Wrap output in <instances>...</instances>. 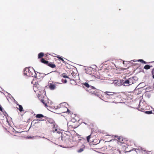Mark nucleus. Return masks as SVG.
I'll list each match as a JSON object with an SVG mask.
<instances>
[{
  "label": "nucleus",
  "instance_id": "obj_44",
  "mask_svg": "<svg viewBox=\"0 0 154 154\" xmlns=\"http://www.w3.org/2000/svg\"><path fill=\"white\" fill-rule=\"evenodd\" d=\"M49 73H48V74H45V75H47L48 74H49Z\"/></svg>",
  "mask_w": 154,
  "mask_h": 154
},
{
  "label": "nucleus",
  "instance_id": "obj_34",
  "mask_svg": "<svg viewBox=\"0 0 154 154\" xmlns=\"http://www.w3.org/2000/svg\"><path fill=\"white\" fill-rule=\"evenodd\" d=\"M63 106V105L64 106H65L67 104L66 103L64 102L63 103H62L61 104Z\"/></svg>",
  "mask_w": 154,
  "mask_h": 154
},
{
  "label": "nucleus",
  "instance_id": "obj_49",
  "mask_svg": "<svg viewBox=\"0 0 154 154\" xmlns=\"http://www.w3.org/2000/svg\"><path fill=\"white\" fill-rule=\"evenodd\" d=\"M153 114H154V113H153Z\"/></svg>",
  "mask_w": 154,
  "mask_h": 154
},
{
  "label": "nucleus",
  "instance_id": "obj_11",
  "mask_svg": "<svg viewBox=\"0 0 154 154\" xmlns=\"http://www.w3.org/2000/svg\"><path fill=\"white\" fill-rule=\"evenodd\" d=\"M55 87V85L53 84H50L49 86V88L51 90L54 89Z\"/></svg>",
  "mask_w": 154,
  "mask_h": 154
},
{
  "label": "nucleus",
  "instance_id": "obj_21",
  "mask_svg": "<svg viewBox=\"0 0 154 154\" xmlns=\"http://www.w3.org/2000/svg\"><path fill=\"white\" fill-rule=\"evenodd\" d=\"M84 149L83 148H81L77 150V152L78 153H80L83 152L84 150Z\"/></svg>",
  "mask_w": 154,
  "mask_h": 154
},
{
  "label": "nucleus",
  "instance_id": "obj_1",
  "mask_svg": "<svg viewBox=\"0 0 154 154\" xmlns=\"http://www.w3.org/2000/svg\"><path fill=\"white\" fill-rule=\"evenodd\" d=\"M29 68H26L24 69V75L27 76L36 77V73L34 69L32 68V71L30 70Z\"/></svg>",
  "mask_w": 154,
  "mask_h": 154
},
{
  "label": "nucleus",
  "instance_id": "obj_24",
  "mask_svg": "<svg viewBox=\"0 0 154 154\" xmlns=\"http://www.w3.org/2000/svg\"><path fill=\"white\" fill-rule=\"evenodd\" d=\"M87 140L88 142H89V140L91 137V135L88 136L87 137Z\"/></svg>",
  "mask_w": 154,
  "mask_h": 154
},
{
  "label": "nucleus",
  "instance_id": "obj_9",
  "mask_svg": "<svg viewBox=\"0 0 154 154\" xmlns=\"http://www.w3.org/2000/svg\"><path fill=\"white\" fill-rule=\"evenodd\" d=\"M123 85L125 86H128L130 85H129V82L128 80V79L125 80L123 82Z\"/></svg>",
  "mask_w": 154,
  "mask_h": 154
},
{
  "label": "nucleus",
  "instance_id": "obj_48",
  "mask_svg": "<svg viewBox=\"0 0 154 154\" xmlns=\"http://www.w3.org/2000/svg\"><path fill=\"white\" fill-rule=\"evenodd\" d=\"M153 113H154V109L153 110Z\"/></svg>",
  "mask_w": 154,
  "mask_h": 154
},
{
  "label": "nucleus",
  "instance_id": "obj_33",
  "mask_svg": "<svg viewBox=\"0 0 154 154\" xmlns=\"http://www.w3.org/2000/svg\"><path fill=\"white\" fill-rule=\"evenodd\" d=\"M0 111L2 112V111H3V108L0 104Z\"/></svg>",
  "mask_w": 154,
  "mask_h": 154
},
{
  "label": "nucleus",
  "instance_id": "obj_20",
  "mask_svg": "<svg viewBox=\"0 0 154 154\" xmlns=\"http://www.w3.org/2000/svg\"><path fill=\"white\" fill-rule=\"evenodd\" d=\"M57 57L60 60H61L62 61V62L65 63H66V62L63 59V58L61 57L60 56H58Z\"/></svg>",
  "mask_w": 154,
  "mask_h": 154
},
{
  "label": "nucleus",
  "instance_id": "obj_18",
  "mask_svg": "<svg viewBox=\"0 0 154 154\" xmlns=\"http://www.w3.org/2000/svg\"><path fill=\"white\" fill-rule=\"evenodd\" d=\"M138 62H140L143 63L144 64H146L147 63H148L147 62H146L145 61H144V60H143L142 59H139L137 60Z\"/></svg>",
  "mask_w": 154,
  "mask_h": 154
},
{
  "label": "nucleus",
  "instance_id": "obj_17",
  "mask_svg": "<svg viewBox=\"0 0 154 154\" xmlns=\"http://www.w3.org/2000/svg\"><path fill=\"white\" fill-rule=\"evenodd\" d=\"M44 117V116L42 114H38L36 115V118H40Z\"/></svg>",
  "mask_w": 154,
  "mask_h": 154
},
{
  "label": "nucleus",
  "instance_id": "obj_41",
  "mask_svg": "<svg viewBox=\"0 0 154 154\" xmlns=\"http://www.w3.org/2000/svg\"><path fill=\"white\" fill-rule=\"evenodd\" d=\"M152 78L153 79H154V74H152Z\"/></svg>",
  "mask_w": 154,
  "mask_h": 154
},
{
  "label": "nucleus",
  "instance_id": "obj_30",
  "mask_svg": "<svg viewBox=\"0 0 154 154\" xmlns=\"http://www.w3.org/2000/svg\"><path fill=\"white\" fill-rule=\"evenodd\" d=\"M62 80L63 81V82L64 83H66L67 82V81L66 79H62Z\"/></svg>",
  "mask_w": 154,
  "mask_h": 154
},
{
  "label": "nucleus",
  "instance_id": "obj_43",
  "mask_svg": "<svg viewBox=\"0 0 154 154\" xmlns=\"http://www.w3.org/2000/svg\"><path fill=\"white\" fill-rule=\"evenodd\" d=\"M136 60H133V61L134 62H136Z\"/></svg>",
  "mask_w": 154,
  "mask_h": 154
},
{
  "label": "nucleus",
  "instance_id": "obj_5",
  "mask_svg": "<svg viewBox=\"0 0 154 154\" xmlns=\"http://www.w3.org/2000/svg\"><path fill=\"white\" fill-rule=\"evenodd\" d=\"M111 150L113 151V154H121V151L118 149H116L115 148H112Z\"/></svg>",
  "mask_w": 154,
  "mask_h": 154
},
{
  "label": "nucleus",
  "instance_id": "obj_37",
  "mask_svg": "<svg viewBox=\"0 0 154 154\" xmlns=\"http://www.w3.org/2000/svg\"><path fill=\"white\" fill-rule=\"evenodd\" d=\"M152 74H154V68L152 71Z\"/></svg>",
  "mask_w": 154,
  "mask_h": 154
},
{
  "label": "nucleus",
  "instance_id": "obj_2",
  "mask_svg": "<svg viewBox=\"0 0 154 154\" xmlns=\"http://www.w3.org/2000/svg\"><path fill=\"white\" fill-rule=\"evenodd\" d=\"M104 94L105 96H111V98L112 99H115L117 97L116 94L112 92L106 91L104 92Z\"/></svg>",
  "mask_w": 154,
  "mask_h": 154
},
{
  "label": "nucleus",
  "instance_id": "obj_36",
  "mask_svg": "<svg viewBox=\"0 0 154 154\" xmlns=\"http://www.w3.org/2000/svg\"><path fill=\"white\" fill-rule=\"evenodd\" d=\"M42 121V120H39V121L38 122H35V124H37V123H39V122Z\"/></svg>",
  "mask_w": 154,
  "mask_h": 154
},
{
  "label": "nucleus",
  "instance_id": "obj_6",
  "mask_svg": "<svg viewBox=\"0 0 154 154\" xmlns=\"http://www.w3.org/2000/svg\"><path fill=\"white\" fill-rule=\"evenodd\" d=\"M49 122L51 124H53V132H57V133H60V132L57 131V129L55 128V122L53 121H52L51 122Z\"/></svg>",
  "mask_w": 154,
  "mask_h": 154
},
{
  "label": "nucleus",
  "instance_id": "obj_26",
  "mask_svg": "<svg viewBox=\"0 0 154 154\" xmlns=\"http://www.w3.org/2000/svg\"><path fill=\"white\" fill-rule=\"evenodd\" d=\"M85 143H85H83V142H82V144L81 146V147L82 148H83V149H85V146L84 145V144Z\"/></svg>",
  "mask_w": 154,
  "mask_h": 154
},
{
  "label": "nucleus",
  "instance_id": "obj_32",
  "mask_svg": "<svg viewBox=\"0 0 154 154\" xmlns=\"http://www.w3.org/2000/svg\"><path fill=\"white\" fill-rule=\"evenodd\" d=\"M95 95L97 96L98 97H99L100 99L102 100V99L100 97V95H99L97 93V92H96V94H95Z\"/></svg>",
  "mask_w": 154,
  "mask_h": 154
},
{
  "label": "nucleus",
  "instance_id": "obj_12",
  "mask_svg": "<svg viewBox=\"0 0 154 154\" xmlns=\"http://www.w3.org/2000/svg\"><path fill=\"white\" fill-rule=\"evenodd\" d=\"M142 106V103H141V101L140 100L139 102V110L140 111H142L144 109H143V107H141V106Z\"/></svg>",
  "mask_w": 154,
  "mask_h": 154
},
{
  "label": "nucleus",
  "instance_id": "obj_7",
  "mask_svg": "<svg viewBox=\"0 0 154 154\" xmlns=\"http://www.w3.org/2000/svg\"><path fill=\"white\" fill-rule=\"evenodd\" d=\"M88 91L89 92L92 94H96L97 90L94 87V89L89 88Z\"/></svg>",
  "mask_w": 154,
  "mask_h": 154
},
{
  "label": "nucleus",
  "instance_id": "obj_3",
  "mask_svg": "<svg viewBox=\"0 0 154 154\" xmlns=\"http://www.w3.org/2000/svg\"><path fill=\"white\" fill-rule=\"evenodd\" d=\"M128 79L129 82V85H131L135 83L138 80V78L136 76H134Z\"/></svg>",
  "mask_w": 154,
  "mask_h": 154
},
{
  "label": "nucleus",
  "instance_id": "obj_35",
  "mask_svg": "<svg viewBox=\"0 0 154 154\" xmlns=\"http://www.w3.org/2000/svg\"><path fill=\"white\" fill-rule=\"evenodd\" d=\"M140 149L142 151H145V150L144 149V148L141 147Z\"/></svg>",
  "mask_w": 154,
  "mask_h": 154
},
{
  "label": "nucleus",
  "instance_id": "obj_8",
  "mask_svg": "<svg viewBox=\"0 0 154 154\" xmlns=\"http://www.w3.org/2000/svg\"><path fill=\"white\" fill-rule=\"evenodd\" d=\"M84 85L87 87L89 89H94V87L90 85L88 83L85 82L84 84Z\"/></svg>",
  "mask_w": 154,
  "mask_h": 154
},
{
  "label": "nucleus",
  "instance_id": "obj_25",
  "mask_svg": "<svg viewBox=\"0 0 154 154\" xmlns=\"http://www.w3.org/2000/svg\"><path fill=\"white\" fill-rule=\"evenodd\" d=\"M62 77L64 78H66L70 79L65 74H62Z\"/></svg>",
  "mask_w": 154,
  "mask_h": 154
},
{
  "label": "nucleus",
  "instance_id": "obj_13",
  "mask_svg": "<svg viewBox=\"0 0 154 154\" xmlns=\"http://www.w3.org/2000/svg\"><path fill=\"white\" fill-rule=\"evenodd\" d=\"M44 55V54L43 52H40L38 54V58L40 59Z\"/></svg>",
  "mask_w": 154,
  "mask_h": 154
},
{
  "label": "nucleus",
  "instance_id": "obj_4",
  "mask_svg": "<svg viewBox=\"0 0 154 154\" xmlns=\"http://www.w3.org/2000/svg\"><path fill=\"white\" fill-rule=\"evenodd\" d=\"M77 136H78V138H79L77 140V142L78 143V145H79V144L80 143V142H82H82H83L84 143H85V142L86 141V140L84 138L82 137H80V135L77 134Z\"/></svg>",
  "mask_w": 154,
  "mask_h": 154
},
{
  "label": "nucleus",
  "instance_id": "obj_47",
  "mask_svg": "<svg viewBox=\"0 0 154 154\" xmlns=\"http://www.w3.org/2000/svg\"><path fill=\"white\" fill-rule=\"evenodd\" d=\"M131 151V150H130L128 152H130V151Z\"/></svg>",
  "mask_w": 154,
  "mask_h": 154
},
{
  "label": "nucleus",
  "instance_id": "obj_46",
  "mask_svg": "<svg viewBox=\"0 0 154 154\" xmlns=\"http://www.w3.org/2000/svg\"><path fill=\"white\" fill-rule=\"evenodd\" d=\"M83 123L85 124L86 125V123H85L83 122Z\"/></svg>",
  "mask_w": 154,
  "mask_h": 154
},
{
  "label": "nucleus",
  "instance_id": "obj_23",
  "mask_svg": "<svg viewBox=\"0 0 154 154\" xmlns=\"http://www.w3.org/2000/svg\"><path fill=\"white\" fill-rule=\"evenodd\" d=\"M145 113L146 114H150L152 113V111H148L145 112Z\"/></svg>",
  "mask_w": 154,
  "mask_h": 154
},
{
  "label": "nucleus",
  "instance_id": "obj_22",
  "mask_svg": "<svg viewBox=\"0 0 154 154\" xmlns=\"http://www.w3.org/2000/svg\"><path fill=\"white\" fill-rule=\"evenodd\" d=\"M41 101L45 105V106L46 107L48 106L47 104L45 102V100H44L41 99Z\"/></svg>",
  "mask_w": 154,
  "mask_h": 154
},
{
  "label": "nucleus",
  "instance_id": "obj_39",
  "mask_svg": "<svg viewBox=\"0 0 154 154\" xmlns=\"http://www.w3.org/2000/svg\"><path fill=\"white\" fill-rule=\"evenodd\" d=\"M29 138L31 139L32 138V137L31 136H29L28 137Z\"/></svg>",
  "mask_w": 154,
  "mask_h": 154
},
{
  "label": "nucleus",
  "instance_id": "obj_28",
  "mask_svg": "<svg viewBox=\"0 0 154 154\" xmlns=\"http://www.w3.org/2000/svg\"><path fill=\"white\" fill-rule=\"evenodd\" d=\"M72 76H73L74 78H75L76 75L75 74V73L73 72H72L71 73Z\"/></svg>",
  "mask_w": 154,
  "mask_h": 154
},
{
  "label": "nucleus",
  "instance_id": "obj_16",
  "mask_svg": "<svg viewBox=\"0 0 154 154\" xmlns=\"http://www.w3.org/2000/svg\"><path fill=\"white\" fill-rule=\"evenodd\" d=\"M115 137H117V138L119 140V142H120V143H123V139H122L121 138V137L117 136H115Z\"/></svg>",
  "mask_w": 154,
  "mask_h": 154
},
{
  "label": "nucleus",
  "instance_id": "obj_31",
  "mask_svg": "<svg viewBox=\"0 0 154 154\" xmlns=\"http://www.w3.org/2000/svg\"><path fill=\"white\" fill-rule=\"evenodd\" d=\"M92 69L91 68H90V69H88L86 71V72L87 73L89 74L88 72V71L89 70V71H91V69Z\"/></svg>",
  "mask_w": 154,
  "mask_h": 154
},
{
  "label": "nucleus",
  "instance_id": "obj_45",
  "mask_svg": "<svg viewBox=\"0 0 154 154\" xmlns=\"http://www.w3.org/2000/svg\"><path fill=\"white\" fill-rule=\"evenodd\" d=\"M37 120H33V121H37Z\"/></svg>",
  "mask_w": 154,
  "mask_h": 154
},
{
  "label": "nucleus",
  "instance_id": "obj_38",
  "mask_svg": "<svg viewBox=\"0 0 154 154\" xmlns=\"http://www.w3.org/2000/svg\"><path fill=\"white\" fill-rule=\"evenodd\" d=\"M42 138H45V139H47L48 140H49L48 139H47V138H45L44 137H42Z\"/></svg>",
  "mask_w": 154,
  "mask_h": 154
},
{
  "label": "nucleus",
  "instance_id": "obj_10",
  "mask_svg": "<svg viewBox=\"0 0 154 154\" xmlns=\"http://www.w3.org/2000/svg\"><path fill=\"white\" fill-rule=\"evenodd\" d=\"M48 65L52 68H54L56 67V65L54 64H53L52 63H48Z\"/></svg>",
  "mask_w": 154,
  "mask_h": 154
},
{
  "label": "nucleus",
  "instance_id": "obj_19",
  "mask_svg": "<svg viewBox=\"0 0 154 154\" xmlns=\"http://www.w3.org/2000/svg\"><path fill=\"white\" fill-rule=\"evenodd\" d=\"M17 105L19 107V111L21 112L23 110V107L22 106L19 104H17Z\"/></svg>",
  "mask_w": 154,
  "mask_h": 154
},
{
  "label": "nucleus",
  "instance_id": "obj_15",
  "mask_svg": "<svg viewBox=\"0 0 154 154\" xmlns=\"http://www.w3.org/2000/svg\"><path fill=\"white\" fill-rule=\"evenodd\" d=\"M151 67H152V66H150L149 65H146L144 66V68L146 70H148L150 69Z\"/></svg>",
  "mask_w": 154,
  "mask_h": 154
},
{
  "label": "nucleus",
  "instance_id": "obj_27",
  "mask_svg": "<svg viewBox=\"0 0 154 154\" xmlns=\"http://www.w3.org/2000/svg\"><path fill=\"white\" fill-rule=\"evenodd\" d=\"M140 150L139 149H132L133 151H135L137 153V152L138 151Z\"/></svg>",
  "mask_w": 154,
  "mask_h": 154
},
{
  "label": "nucleus",
  "instance_id": "obj_40",
  "mask_svg": "<svg viewBox=\"0 0 154 154\" xmlns=\"http://www.w3.org/2000/svg\"><path fill=\"white\" fill-rule=\"evenodd\" d=\"M65 108L66 109H67V111L68 112V111H70L68 109L67 107H66Z\"/></svg>",
  "mask_w": 154,
  "mask_h": 154
},
{
  "label": "nucleus",
  "instance_id": "obj_42",
  "mask_svg": "<svg viewBox=\"0 0 154 154\" xmlns=\"http://www.w3.org/2000/svg\"><path fill=\"white\" fill-rule=\"evenodd\" d=\"M36 137H40V136H36Z\"/></svg>",
  "mask_w": 154,
  "mask_h": 154
},
{
  "label": "nucleus",
  "instance_id": "obj_29",
  "mask_svg": "<svg viewBox=\"0 0 154 154\" xmlns=\"http://www.w3.org/2000/svg\"><path fill=\"white\" fill-rule=\"evenodd\" d=\"M105 97H106L108 99H112V98H111V96L107 95L106 96H105Z\"/></svg>",
  "mask_w": 154,
  "mask_h": 154
},
{
  "label": "nucleus",
  "instance_id": "obj_14",
  "mask_svg": "<svg viewBox=\"0 0 154 154\" xmlns=\"http://www.w3.org/2000/svg\"><path fill=\"white\" fill-rule=\"evenodd\" d=\"M41 62L42 63L46 64H48V61L45 60L43 58H42L41 59Z\"/></svg>",
  "mask_w": 154,
  "mask_h": 154
}]
</instances>
